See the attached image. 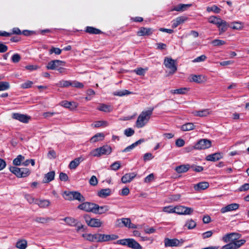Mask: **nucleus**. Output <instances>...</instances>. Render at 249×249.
<instances>
[{
    "mask_svg": "<svg viewBox=\"0 0 249 249\" xmlns=\"http://www.w3.org/2000/svg\"><path fill=\"white\" fill-rule=\"evenodd\" d=\"M153 110L154 107H151L146 111H143L141 112L136 122V125L138 128H142L147 123L152 114Z\"/></svg>",
    "mask_w": 249,
    "mask_h": 249,
    "instance_id": "obj_1",
    "label": "nucleus"
},
{
    "mask_svg": "<svg viewBox=\"0 0 249 249\" xmlns=\"http://www.w3.org/2000/svg\"><path fill=\"white\" fill-rule=\"evenodd\" d=\"M115 244L127 246L132 249H142L141 245L133 238H126L117 240Z\"/></svg>",
    "mask_w": 249,
    "mask_h": 249,
    "instance_id": "obj_2",
    "label": "nucleus"
},
{
    "mask_svg": "<svg viewBox=\"0 0 249 249\" xmlns=\"http://www.w3.org/2000/svg\"><path fill=\"white\" fill-rule=\"evenodd\" d=\"M63 197L66 200L70 201L76 200L83 202L85 200L84 196L78 191H65Z\"/></svg>",
    "mask_w": 249,
    "mask_h": 249,
    "instance_id": "obj_3",
    "label": "nucleus"
},
{
    "mask_svg": "<svg viewBox=\"0 0 249 249\" xmlns=\"http://www.w3.org/2000/svg\"><path fill=\"white\" fill-rule=\"evenodd\" d=\"M112 151L111 147L107 145L96 148L90 153V155L93 157H100L102 155H109Z\"/></svg>",
    "mask_w": 249,
    "mask_h": 249,
    "instance_id": "obj_4",
    "label": "nucleus"
},
{
    "mask_svg": "<svg viewBox=\"0 0 249 249\" xmlns=\"http://www.w3.org/2000/svg\"><path fill=\"white\" fill-rule=\"evenodd\" d=\"M9 170L18 178H25L28 176L30 174L29 169L26 168H19L11 166L9 168Z\"/></svg>",
    "mask_w": 249,
    "mask_h": 249,
    "instance_id": "obj_5",
    "label": "nucleus"
},
{
    "mask_svg": "<svg viewBox=\"0 0 249 249\" xmlns=\"http://www.w3.org/2000/svg\"><path fill=\"white\" fill-rule=\"evenodd\" d=\"M116 226L119 228L125 227L129 229H136L137 226L131 223L129 218L117 219L116 221Z\"/></svg>",
    "mask_w": 249,
    "mask_h": 249,
    "instance_id": "obj_6",
    "label": "nucleus"
},
{
    "mask_svg": "<svg viewBox=\"0 0 249 249\" xmlns=\"http://www.w3.org/2000/svg\"><path fill=\"white\" fill-rule=\"evenodd\" d=\"M164 65L165 67L170 70L169 73L174 74L177 71L176 60L171 57H165L164 60Z\"/></svg>",
    "mask_w": 249,
    "mask_h": 249,
    "instance_id": "obj_7",
    "label": "nucleus"
},
{
    "mask_svg": "<svg viewBox=\"0 0 249 249\" xmlns=\"http://www.w3.org/2000/svg\"><path fill=\"white\" fill-rule=\"evenodd\" d=\"M95 206V203L89 202H83L82 203L78 206V208L87 212H92L94 213Z\"/></svg>",
    "mask_w": 249,
    "mask_h": 249,
    "instance_id": "obj_8",
    "label": "nucleus"
},
{
    "mask_svg": "<svg viewBox=\"0 0 249 249\" xmlns=\"http://www.w3.org/2000/svg\"><path fill=\"white\" fill-rule=\"evenodd\" d=\"M85 221L88 226L91 227H100L102 225V222L100 219L97 218H90L88 214L84 216Z\"/></svg>",
    "mask_w": 249,
    "mask_h": 249,
    "instance_id": "obj_9",
    "label": "nucleus"
},
{
    "mask_svg": "<svg viewBox=\"0 0 249 249\" xmlns=\"http://www.w3.org/2000/svg\"><path fill=\"white\" fill-rule=\"evenodd\" d=\"M183 242L184 241L183 239L179 240L176 238L170 239L168 238H166L164 239V245L165 247L180 246Z\"/></svg>",
    "mask_w": 249,
    "mask_h": 249,
    "instance_id": "obj_10",
    "label": "nucleus"
},
{
    "mask_svg": "<svg viewBox=\"0 0 249 249\" xmlns=\"http://www.w3.org/2000/svg\"><path fill=\"white\" fill-rule=\"evenodd\" d=\"M211 142L207 139H201L199 140L195 145L196 149H205L210 147Z\"/></svg>",
    "mask_w": 249,
    "mask_h": 249,
    "instance_id": "obj_11",
    "label": "nucleus"
},
{
    "mask_svg": "<svg viewBox=\"0 0 249 249\" xmlns=\"http://www.w3.org/2000/svg\"><path fill=\"white\" fill-rule=\"evenodd\" d=\"M65 62L59 60H54L48 63L46 68L48 70H55L59 66H64Z\"/></svg>",
    "mask_w": 249,
    "mask_h": 249,
    "instance_id": "obj_12",
    "label": "nucleus"
},
{
    "mask_svg": "<svg viewBox=\"0 0 249 249\" xmlns=\"http://www.w3.org/2000/svg\"><path fill=\"white\" fill-rule=\"evenodd\" d=\"M13 118L24 123H27L30 119V117L27 115L15 113L13 114Z\"/></svg>",
    "mask_w": 249,
    "mask_h": 249,
    "instance_id": "obj_13",
    "label": "nucleus"
},
{
    "mask_svg": "<svg viewBox=\"0 0 249 249\" xmlns=\"http://www.w3.org/2000/svg\"><path fill=\"white\" fill-rule=\"evenodd\" d=\"M154 30L150 28H145L142 27L137 32V35L138 36H150L153 34Z\"/></svg>",
    "mask_w": 249,
    "mask_h": 249,
    "instance_id": "obj_14",
    "label": "nucleus"
},
{
    "mask_svg": "<svg viewBox=\"0 0 249 249\" xmlns=\"http://www.w3.org/2000/svg\"><path fill=\"white\" fill-rule=\"evenodd\" d=\"M239 205L237 203H232L229 204L225 207H224L221 209L220 212L221 213H225L228 212H230L234 210H236L238 209Z\"/></svg>",
    "mask_w": 249,
    "mask_h": 249,
    "instance_id": "obj_15",
    "label": "nucleus"
},
{
    "mask_svg": "<svg viewBox=\"0 0 249 249\" xmlns=\"http://www.w3.org/2000/svg\"><path fill=\"white\" fill-rule=\"evenodd\" d=\"M191 4H179L170 9L169 11L173 12L174 11H176L178 12H183L185 11L188 8L191 7Z\"/></svg>",
    "mask_w": 249,
    "mask_h": 249,
    "instance_id": "obj_16",
    "label": "nucleus"
},
{
    "mask_svg": "<svg viewBox=\"0 0 249 249\" xmlns=\"http://www.w3.org/2000/svg\"><path fill=\"white\" fill-rule=\"evenodd\" d=\"M137 174L134 172L127 173L124 175L121 178L123 183H126L131 182L136 177Z\"/></svg>",
    "mask_w": 249,
    "mask_h": 249,
    "instance_id": "obj_17",
    "label": "nucleus"
},
{
    "mask_svg": "<svg viewBox=\"0 0 249 249\" xmlns=\"http://www.w3.org/2000/svg\"><path fill=\"white\" fill-rule=\"evenodd\" d=\"M100 233L92 234H83V237L85 238L87 240L91 242H99Z\"/></svg>",
    "mask_w": 249,
    "mask_h": 249,
    "instance_id": "obj_18",
    "label": "nucleus"
},
{
    "mask_svg": "<svg viewBox=\"0 0 249 249\" xmlns=\"http://www.w3.org/2000/svg\"><path fill=\"white\" fill-rule=\"evenodd\" d=\"M109 210V207L107 205L100 206L96 204L94 213L101 214L106 213Z\"/></svg>",
    "mask_w": 249,
    "mask_h": 249,
    "instance_id": "obj_19",
    "label": "nucleus"
},
{
    "mask_svg": "<svg viewBox=\"0 0 249 249\" xmlns=\"http://www.w3.org/2000/svg\"><path fill=\"white\" fill-rule=\"evenodd\" d=\"M222 158V154L221 153H215L208 155L206 160L208 161H215Z\"/></svg>",
    "mask_w": 249,
    "mask_h": 249,
    "instance_id": "obj_20",
    "label": "nucleus"
},
{
    "mask_svg": "<svg viewBox=\"0 0 249 249\" xmlns=\"http://www.w3.org/2000/svg\"><path fill=\"white\" fill-rule=\"evenodd\" d=\"M83 160L84 159L82 157L75 159L70 162L69 165V168L71 169H75Z\"/></svg>",
    "mask_w": 249,
    "mask_h": 249,
    "instance_id": "obj_21",
    "label": "nucleus"
},
{
    "mask_svg": "<svg viewBox=\"0 0 249 249\" xmlns=\"http://www.w3.org/2000/svg\"><path fill=\"white\" fill-rule=\"evenodd\" d=\"M209 186V184L207 182H201L194 185V189L196 191H199L203 190L208 188Z\"/></svg>",
    "mask_w": 249,
    "mask_h": 249,
    "instance_id": "obj_22",
    "label": "nucleus"
},
{
    "mask_svg": "<svg viewBox=\"0 0 249 249\" xmlns=\"http://www.w3.org/2000/svg\"><path fill=\"white\" fill-rule=\"evenodd\" d=\"M27 241L23 239H19L16 244V247L18 249H26L27 247Z\"/></svg>",
    "mask_w": 249,
    "mask_h": 249,
    "instance_id": "obj_23",
    "label": "nucleus"
},
{
    "mask_svg": "<svg viewBox=\"0 0 249 249\" xmlns=\"http://www.w3.org/2000/svg\"><path fill=\"white\" fill-rule=\"evenodd\" d=\"M144 142V139H141L135 142L132 143L131 145L126 147L125 148H124V150H122V152H127L130 151H131L132 149H133L134 148H135L136 146L138 145L139 144L142 143V142Z\"/></svg>",
    "mask_w": 249,
    "mask_h": 249,
    "instance_id": "obj_24",
    "label": "nucleus"
},
{
    "mask_svg": "<svg viewBox=\"0 0 249 249\" xmlns=\"http://www.w3.org/2000/svg\"><path fill=\"white\" fill-rule=\"evenodd\" d=\"M190 168V166L189 164H183L181 165L178 166H177L175 168L176 171L179 174L185 173L187 172L189 168Z\"/></svg>",
    "mask_w": 249,
    "mask_h": 249,
    "instance_id": "obj_25",
    "label": "nucleus"
},
{
    "mask_svg": "<svg viewBox=\"0 0 249 249\" xmlns=\"http://www.w3.org/2000/svg\"><path fill=\"white\" fill-rule=\"evenodd\" d=\"M111 193L109 188L103 189L98 192V196L101 198H106L110 195Z\"/></svg>",
    "mask_w": 249,
    "mask_h": 249,
    "instance_id": "obj_26",
    "label": "nucleus"
},
{
    "mask_svg": "<svg viewBox=\"0 0 249 249\" xmlns=\"http://www.w3.org/2000/svg\"><path fill=\"white\" fill-rule=\"evenodd\" d=\"M85 31L90 34L94 35H99L102 33V32L100 30L91 26H87Z\"/></svg>",
    "mask_w": 249,
    "mask_h": 249,
    "instance_id": "obj_27",
    "label": "nucleus"
},
{
    "mask_svg": "<svg viewBox=\"0 0 249 249\" xmlns=\"http://www.w3.org/2000/svg\"><path fill=\"white\" fill-rule=\"evenodd\" d=\"M63 220L70 226H74L78 224V221L77 220L71 217H65Z\"/></svg>",
    "mask_w": 249,
    "mask_h": 249,
    "instance_id": "obj_28",
    "label": "nucleus"
},
{
    "mask_svg": "<svg viewBox=\"0 0 249 249\" xmlns=\"http://www.w3.org/2000/svg\"><path fill=\"white\" fill-rule=\"evenodd\" d=\"M35 203L37 204L41 208H46L50 205V202L48 200L36 199Z\"/></svg>",
    "mask_w": 249,
    "mask_h": 249,
    "instance_id": "obj_29",
    "label": "nucleus"
},
{
    "mask_svg": "<svg viewBox=\"0 0 249 249\" xmlns=\"http://www.w3.org/2000/svg\"><path fill=\"white\" fill-rule=\"evenodd\" d=\"M210 114L209 109H205L201 110L195 111L194 114L196 116H199L201 117H206Z\"/></svg>",
    "mask_w": 249,
    "mask_h": 249,
    "instance_id": "obj_30",
    "label": "nucleus"
},
{
    "mask_svg": "<svg viewBox=\"0 0 249 249\" xmlns=\"http://www.w3.org/2000/svg\"><path fill=\"white\" fill-rule=\"evenodd\" d=\"M97 109L105 112H109L112 111V108L109 105L101 104L97 107Z\"/></svg>",
    "mask_w": 249,
    "mask_h": 249,
    "instance_id": "obj_31",
    "label": "nucleus"
},
{
    "mask_svg": "<svg viewBox=\"0 0 249 249\" xmlns=\"http://www.w3.org/2000/svg\"><path fill=\"white\" fill-rule=\"evenodd\" d=\"M104 137L105 135L104 133H98L90 138V142L93 143L99 141L103 140Z\"/></svg>",
    "mask_w": 249,
    "mask_h": 249,
    "instance_id": "obj_32",
    "label": "nucleus"
},
{
    "mask_svg": "<svg viewBox=\"0 0 249 249\" xmlns=\"http://www.w3.org/2000/svg\"><path fill=\"white\" fill-rule=\"evenodd\" d=\"M185 19L182 17H179L172 21V27L173 28L177 27L179 24L183 23Z\"/></svg>",
    "mask_w": 249,
    "mask_h": 249,
    "instance_id": "obj_33",
    "label": "nucleus"
},
{
    "mask_svg": "<svg viewBox=\"0 0 249 249\" xmlns=\"http://www.w3.org/2000/svg\"><path fill=\"white\" fill-rule=\"evenodd\" d=\"M195 126L192 123H186L181 126V129L183 131H190L194 129Z\"/></svg>",
    "mask_w": 249,
    "mask_h": 249,
    "instance_id": "obj_34",
    "label": "nucleus"
},
{
    "mask_svg": "<svg viewBox=\"0 0 249 249\" xmlns=\"http://www.w3.org/2000/svg\"><path fill=\"white\" fill-rule=\"evenodd\" d=\"M55 172L54 171H51L45 175V180L44 182L45 183H48L52 181L54 178Z\"/></svg>",
    "mask_w": 249,
    "mask_h": 249,
    "instance_id": "obj_35",
    "label": "nucleus"
},
{
    "mask_svg": "<svg viewBox=\"0 0 249 249\" xmlns=\"http://www.w3.org/2000/svg\"><path fill=\"white\" fill-rule=\"evenodd\" d=\"M189 89L187 88H181L178 89L171 90V92L173 94H184L188 91H189Z\"/></svg>",
    "mask_w": 249,
    "mask_h": 249,
    "instance_id": "obj_36",
    "label": "nucleus"
},
{
    "mask_svg": "<svg viewBox=\"0 0 249 249\" xmlns=\"http://www.w3.org/2000/svg\"><path fill=\"white\" fill-rule=\"evenodd\" d=\"M246 240L245 239H241V240H236L233 242H232L233 245L235 249H238L240 248L241 246L243 245L246 243Z\"/></svg>",
    "mask_w": 249,
    "mask_h": 249,
    "instance_id": "obj_37",
    "label": "nucleus"
},
{
    "mask_svg": "<svg viewBox=\"0 0 249 249\" xmlns=\"http://www.w3.org/2000/svg\"><path fill=\"white\" fill-rule=\"evenodd\" d=\"M52 220V218L50 217H36L35 218L34 221L37 223H45L49 222Z\"/></svg>",
    "mask_w": 249,
    "mask_h": 249,
    "instance_id": "obj_38",
    "label": "nucleus"
},
{
    "mask_svg": "<svg viewBox=\"0 0 249 249\" xmlns=\"http://www.w3.org/2000/svg\"><path fill=\"white\" fill-rule=\"evenodd\" d=\"M25 159L24 156L21 155H19L17 157L13 160V164L16 166L20 165L22 161Z\"/></svg>",
    "mask_w": 249,
    "mask_h": 249,
    "instance_id": "obj_39",
    "label": "nucleus"
},
{
    "mask_svg": "<svg viewBox=\"0 0 249 249\" xmlns=\"http://www.w3.org/2000/svg\"><path fill=\"white\" fill-rule=\"evenodd\" d=\"M71 81H66V80H62L58 82L56 84V86L61 88H66L69 86H71Z\"/></svg>",
    "mask_w": 249,
    "mask_h": 249,
    "instance_id": "obj_40",
    "label": "nucleus"
},
{
    "mask_svg": "<svg viewBox=\"0 0 249 249\" xmlns=\"http://www.w3.org/2000/svg\"><path fill=\"white\" fill-rule=\"evenodd\" d=\"M196 225V222L192 219L187 220L185 224V226L187 227L189 230L194 229Z\"/></svg>",
    "mask_w": 249,
    "mask_h": 249,
    "instance_id": "obj_41",
    "label": "nucleus"
},
{
    "mask_svg": "<svg viewBox=\"0 0 249 249\" xmlns=\"http://www.w3.org/2000/svg\"><path fill=\"white\" fill-rule=\"evenodd\" d=\"M235 235V234L233 233H227L225 234L223 237H222V240L225 243H228L230 241L233 242V235Z\"/></svg>",
    "mask_w": 249,
    "mask_h": 249,
    "instance_id": "obj_42",
    "label": "nucleus"
},
{
    "mask_svg": "<svg viewBox=\"0 0 249 249\" xmlns=\"http://www.w3.org/2000/svg\"><path fill=\"white\" fill-rule=\"evenodd\" d=\"M206 10L208 12H213L216 14H218L221 11V9L215 5H213L211 7H207Z\"/></svg>",
    "mask_w": 249,
    "mask_h": 249,
    "instance_id": "obj_43",
    "label": "nucleus"
},
{
    "mask_svg": "<svg viewBox=\"0 0 249 249\" xmlns=\"http://www.w3.org/2000/svg\"><path fill=\"white\" fill-rule=\"evenodd\" d=\"M131 93H132L131 92L128 91V90L124 89L120 91H116L113 94L116 96H123L130 94Z\"/></svg>",
    "mask_w": 249,
    "mask_h": 249,
    "instance_id": "obj_44",
    "label": "nucleus"
},
{
    "mask_svg": "<svg viewBox=\"0 0 249 249\" xmlns=\"http://www.w3.org/2000/svg\"><path fill=\"white\" fill-rule=\"evenodd\" d=\"M222 23H223L222 25L218 28L220 34L225 32L229 26V25L226 21L224 22H222Z\"/></svg>",
    "mask_w": 249,
    "mask_h": 249,
    "instance_id": "obj_45",
    "label": "nucleus"
},
{
    "mask_svg": "<svg viewBox=\"0 0 249 249\" xmlns=\"http://www.w3.org/2000/svg\"><path fill=\"white\" fill-rule=\"evenodd\" d=\"M10 88V85L8 82H0V91H3L8 89Z\"/></svg>",
    "mask_w": 249,
    "mask_h": 249,
    "instance_id": "obj_46",
    "label": "nucleus"
},
{
    "mask_svg": "<svg viewBox=\"0 0 249 249\" xmlns=\"http://www.w3.org/2000/svg\"><path fill=\"white\" fill-rule=\"evenodd\" d=\"M99 242H104L110 241L109 234H100Z\"/></svg>",
    "mask_w": 249,
    "mask_h": 249,
    "instance_id": "obj_47",
    "label": "nucleus"
},
{
    "mask_svg": "<svg viewBox=\"0 0 249 249\" xmlns=\"http://www.w3.org/2000/svg\"><path fill=\"white\" fill-rule=\"evenodd\" d=\"M107 122L104 121H97L94 123L93 126L94 127H99L101 126H106L107 125Z\"/></svg>",
    "mask_w": 249,
    "mask_h": 249,
    "instance_id": "obj_48",
    "label": "nucleus"
},
{
    "mask_svg": "<svg viewBox=\"0 0 249 249\" xmlns=\"http://www.w3.org/2000/svg\"><path fill=\"white\" fill-rule=\"evenodd\" d=\"M183 206H178L174 207V213L178 214H183Z\"/></svg>",
    "mask_w": 249,
    "mask_h": 249,
    "instance_id": "obj_49",
    "label": "nucleus"
},
{
    "mask_svg": "<svg viewBox=\"0 0 249 249\" xmlns=\"http://www.w3.org/2000/svg\"><path fill=\"white\" fill-rule=\"evenodd\" d=\"M71 86L77 88L82 89L84 87V85L82 83H80L78 81H73L71 82Z\"/></svg>",
    "mask_w": 249,
    "mask_h": 249,
    "instance_id": "obj_50",
    "label": "nucleus"
},
{
    "mask_svg": "<svg viewBox=\"0 0 249 249\" xmlns=\"http://www.w3.org/2000/svg\"><path fill=\"white\" fill-rule=\"evenodd\" d=\"M212 43L214 46H219L224 45L226 43V42L224 40L219 39H214L212 41Z\"/></svg>",
    "mask_w": 249,
    "mask_h": 249,
    "instance_id": "obj_51",
    "label": "nucleus"
},
{
    "mask_svg": "<svg viewBox=\"0 0 249 249\" xmlns=\"http://www.w3.org/2000/svg\"><path fill=\"white\" fill-rule=\"evenodd\" d=\"M120 167L121 164L119 161L114 162L110 165L111 169L114 171L118 170L120 168Z\"/></svg>",
    "mask_w": 249,
    "mask_h": 249,
    "instance_id": "obj_52",
    "label": "nucleus"
},
{
    "mask_svg": "<svg viewBox=\"0 0 249 249\" xmlns=\"http://www.w3.org/2000/svg\"><path fill=\"white\" fill-rule=\"evenodd\" d=\"M20 59L21 56L18 53L14 54L11 58L12 61L15 63L18 62L20 60Z\"/></svg>",
    "mask_w": 249,
    "mask_h": 249,
    "instance_id": "obj_53",
    "label": "nucleus"
},
{
    "mask_svg": "<svg viewBox=\"0 0 249 249\" xmlns=\"http://www.w3.org/2000/svg\"><path fill=\"white\" fill-rule=\"evenodd\" d=\"M135 133L134 130L131 128H128L124 130V134L127 137L132 136Z\"/></svg>",
    "mask_w": 249,
    "mask_h": 249,
    "instance_id": "obj_54",
    "label": "nucleus"
},
{
    "mask_svg": "<svg viewBox=\"0 0 249 249\" xmlns=\"http://www.w3.org/2000/svg\"><path fill=\"white\" fill-rule=\"evenodd\" d=\"M220 17H216V16H211L209 17L208 19V21L212 24H215L217 22V21L219 20Z\"/></svg>",
    "mask_w": 249,
    "mask_h": 249,
    "instance_id": "obj_55",
    "label": "nucleus"
},
{
    "mask_svg": "<svg viewBox=\"0 0 249 249\" xmlns=\"http://www.w3.org/2000/svg\"><path fill=\"white\" fill-rule=\"evenodd\" d=\"M193 211L194 210L193 208L184 206L183 214L190 215L193 213Z\"/></svg>",
    "mask_w": 249,
    "mask_h": 249,
    "instance_id": "obj_56",
    "label": "nucleus"
},
{
    "mask_svg": "<svg viewBox=\"0 0 249 249\" xmlns=\"http://www.w3.org/2000/svg\"><path fill=\"white\" fill-rule=\"evenodd\" d=\"M192 81L200 83L202 82V79H201V75H192Z\"/></svg>",
    "mask_w": 249,
    "mask_h": 249,
    "instance_id": "obj_57",
    "label": "nucleus"
},
{
    "mask_svg": "<svg viewBox=\"0 0 249 249\" xmlns=\"http://www.w3.org/2000/svg\"><path fill=\"white\" fill-rule=\"evenodd\" d=\"M25 198L28 201V202L30 204L35 203L36 199L29 194H25L24 195Z\"/></svg>",
    "mask_w": 249,
    "mask_h": 249,
    "instance_id": "obj_58",
    "label": "nucleus"
},
{
    "mask_svg": "<svg viewBox=\"0 0 249 249\" xmlns=\"http://www.w3.org/2000/svg\"><path fill=\"white\" fill-rule=\"evenodd\" d=\"M62 50L58 48L52 47L50 50V53L52 54L54 53L56 54H60L61 53Z\"/></svg>",
    "mask_w": 249,
    "mask_h": 249,
    "instance_id": "obj_59",
    "label": "nucleus"
},
{
    "mask_svg": "<svg viewBox=\"0 0 249 249\" xmlns=\"http://www.w3.org/2000/svg\"><path fill=\"white\" fill-rule=\"evenodd\" d=\"M89 184L92 186H96L98 184V180L95 176H92L89 180Z\"/></svg>",
    "mask_w": 249,
    "mask_h": 249,
    "instance_id": "obj_60",
    "label": "nucleus"
},
{
    "mask_svg": "<svg viewBox=\"0 0 249 249\" xmlns=\"http://www.w3.org/2000/svg\"><path fill=\"white\" fill-rule=\"evenodd\" d=\"M193 171L196 172H200L203 170V167L201 166H196L195 165H193L190 166Z\"/></svg>",
    "mask_w": 249,
    "mask_h": 249,
    "instance_id": "obj_61",
    "label": "nucleus"
},
{
    "mask_svg": "<svg viewBox=\"0 0 249 249\" xmlns=\"http://www.w3.org/2000/svg\"><path fill=\"white\" fill-rule=\"evenodd\" d=\"M233 25L231 26V28L233 29H241L242 28V25L241 22H234L232 23Z\"/></svg>",
    "mask_w": 249,
    "mask_h": 249,
    "instance_id": "obj_62",
    "label": "nucleus"
},
{
    "mask_svg": "<svg viewBox=\"0 0 249 249\" xmlns=\"http://www.w3.org/2000/svg\"><path fill=\"white\" fill-rule=\"evenodd\" d=\"M163 211L164 212L167 213H174V207L171 206H167V207H164L163 208Z\"/></svg>",
    "mask_w": 249,
    "mask_h": 249,
    "instance_id": "obj_63",
    "label": "nucleus"
},
{
    "mask_svg": "<svg viewBox=\"0 0 249 249\" xmlns=\"http://www.w3.org/2000/svg\"><path fill=\"white\" fill-rule=\"evenodd\" d=\"M221 249H235L232 242L223 246Z\"/></svg>",
    "mask_w": 249,
    "mask_h": 249,
    "instance_id": "obj_64",
    "label": "nucleus"
}]
</instances>
